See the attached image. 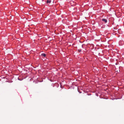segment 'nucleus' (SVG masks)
I'll use <instances>...</instances> for the list:
<instances>
[{"label": "nucleus", "instance_id": "f03ea898", "mask_svg": "<svg viewBox=\"0 0 124 124\" xmlns=\"http://www.w3.org/2000/svg\"><path fill=\"white\" fill-rule=\"evenodd\" d=\"M41 55L42 56H43L44 57H45L46 56V54H42Z\"/></svg>", "mask_w": 124, "mask_h": 124}, {"label": "nucleus", "instance_id": "20e7f679", "mask_svg": "<svg viewBox=\"0 0 124 124\" xmlns=\"http://www.w3.org/2000/svg\"><path fill=\"white\" fill-rule=\"evenodd\" d=\"M81 49H78V51L79 52H81Z\"/></svg>", "mask_w": 124, "mask_h": 124}, {"label": "nucleus", "instance_id": "f257e3e1", "mask_svg": "<svg viewBox=\"0 0 124 124\" xmlns=\"http://www.w3.org/2000/svg\"><path fill=\"white\" fill-rule=\"evenodd\" d=\"M102 20L103 22H104L105 23H106L107 22V20L104 18H102Z\"/></svg>", "mask_w": 124, "mask_h": 124}, {"label": "nucleus", "instance_id": "7ed1b4c3", "mask_svg": "<svg viewBox=\"0 0 124 124\" xmlns=\"http://www.w3.org/2000/svg\"><path fill=\"white\" fill-rule=\"evenodd\" d=\"M46 2H47V3H50L51 2V0H47V1Z\"/></svg>", "mask_w": 124, "mask_h": 124}]
</instances>
